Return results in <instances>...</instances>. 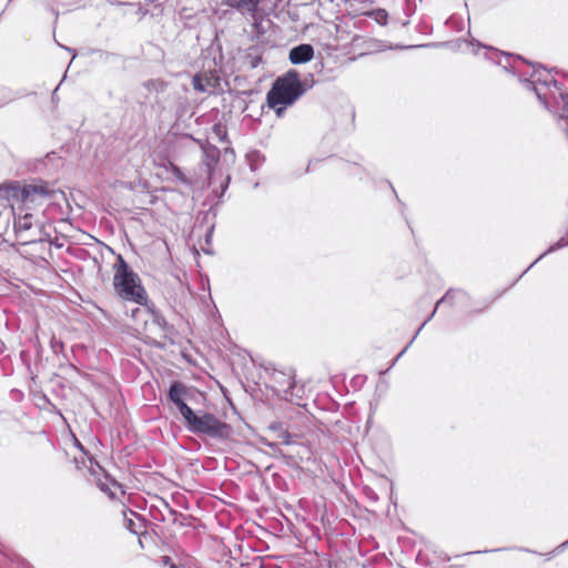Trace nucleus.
Listing matches in <instances>:
<instances>
[{"mask_svg":"<svg viewBox=\"0 0 568 568\" xmlns=\"http://www.w3.org/2000/svg\"><path fill=\"white\" fill-rule=\"evenodd\" d=\"M313 85V81L301 80L295 70L287 71L278 78L267 93L270 108L276 105H292Z\"/></svg>","mask_w":568,"mask_h":568,"instance_id":"obj_1","label":"nucleus"},{"mask_svg":"<svg viewBox=\"0 0 568 568\" xmlns=\"http://www.w3.org/2000/svg\"><path fill=\"white\" fill-rule=\"evenodd\" d=\"M113 268V285L118 295L123 300L131 301L140 305L144 304L146 302V295L144 288L140 284V278L129 267L122 255H118Z\"/></svg>","mask_w":568,"mask_h":568,"instance_id":"obj_2","label":"nucleus"},{"mask_svg":"<svg viewBox=\"0 0 568 568\" xmlns=\"http://www.w3.org/2000/svg\"><path fill=\"white\" fill-rule=\"evenodd\" d=\"M183 418L186 428L193 434H202L215 439H224L230 436V425L221 422L213 414L206 412H200L196 414L192 409L191 414Z\"/></svg>","mask_w":568,"mask_h":568,"instance_id":"obj_3","label":"nucleus"},{"mask_svg":"<svg viewBox=\"0 0 568 568\" xmlns=\"http://www.w3.org/2000/svg\"><path fill=\"white\" fill-rule=\"evenodd\" d=\"M51 190L45 183L17 185L12 187V196L23 204H33L40 199L49 197Z\"/></svg>","mask_w":568,"mask_h":568,"instance_id":"obj_4","label":"nucleus"},{"mask_svg":"<svg viewBox=\"0 0 568 568\" xmlns=\"http://www.w3.org/2000/svg\"><path fill=\"white\" fill-rule=\"evenodd\" d=\"M190 389L181 382H173L170 386L168 397L172 402L181 415L184 417L191 414L192 408L187 406L185 399L189 397Z\"/></svg>","mask_w":568,"mask_h":568,"instance_id":"obj_5","label":"nucleus"},{"mask_svg":"<svg viewBox=\"0 0 568 568\" xmlns=\"http://www.w3.org/2000/svg\"><path fill=\"white\" fill-rule=\"evenodd\" d=\"M219 77L212 72H203L193 77L192 83L194 90L202 93H213L219 85Z\"/></svg>","mask_w":568,"mask_h":568,"instance_id":"obj_6","label":"nucleus"},{"mask_svg":"<svg viewBox=\"0 0 568 568\" xmlns=\"http://www.w3.org/2000/svg\"><path fill=\"white\" fill-rule=\"evenodd\" d=\"M313 55V47L311 44L303 43L291 49L288 59L293 64H301L312 60Z\"/></svg>","mask_w":568,"mask_h":568,"instance_id":"obj_7","label":"nucleus"},{"mask_svg":"<svg viewBox=\"0 0 568 568\" xmlns=\"http://www.w3.org/2000/svg\"><path fill=\"white\" fill-rule=\"evenodd\" d=\"M261 0H222L223 4L236 9L242 13L254 16Z\"/></svg>","mask_w":568,"mask_h":568,"instance_id":"obj_8","label":"nucleus"},{"mask_svg":"<svg viewBox=\"0 0 568 568\" xmlns=\"http://www.w3.org/2000/svg\"><path fill=\"white\" fill-rule=\"evenodd\" d=\"M465 295V293L460 290H448L446 292V294L436 303V306H435V310L433 311V313L428 316V318L423 323V325L418 328L416 335L422 331V328L427 324V322L435 315L438 306L440 304H453L454 300L456 298L457 295Z\"/></svg>","mask_w":568,"mask_h":568,"instance_id":"obj_9","label":"nucleus"},{"mask_svg":"<svg viewBox=\"0 0 568 568\" xmlns=\"http://www.w3.org/2000/svg\"><path fill=\"white\" fill-rule=\"evenodd\" d=\"M33 216L30 213L14 217L13 227L17 233L29 231L32 227Z\"/></svg>","mask_w":568,"mask_h":568,"instance_id":"obj_10","label":"nucleus"},{"mask_svg":"<svg viewBox=\"0 0 568 568\" xmlns=\"http://www.w3.org/2000/svg\"><path fill=\"white\" fill-rule=\"evenodd\" d=\"M246 61L251 68L255 69L262 62V55L256 48H251L246 54Z\"/></svg>","mask_w":568,"mask_h":568,"instance_id":"obj_11","label":"nucleus"},{"mask_svg":"<svg viewBox=\"0 0 568 568\" xmlns=\"http://www.w3.org/2000/svg\"><path fill=\"white\" fill-rule=\"evenodd\" d=\"M567 245H568V240H566L565 237H561L558 242H556L554 245H551L545 253H542L535 262H532L530 264V266L524 273H526L528 270H530L538 261H540L548 253L560 250Z\"/></svg>","mask_w":568,"mask_h":568,"instance_id":"obj_12","label":"nucleus"},{"mask_svg":"<svg viewBox=\"0 0 568 568\" xmlns=\"http://www.w3.org/2000/svg\"><path fill=\"white\" fill-rule=\"evenodd\" d=\"M171 172L183 184H190L191 181L185 176L181 169L174 164H171Z\"/></svg>","mask_w":568,"mask_h":568,"instance_id":"obj_13","label":"nucleus"},{"mask_svg":"<svg viewBox=\"0 0 568 568\" xmlns=\"http://www.w3.org/2000/svg\"><path fill=\"white\" fill-rule=\"evenodd\" d=\"M276 377L284 379V383H283L284 392L294 387V381H293L292 376H286L284 373H276L275 378Z\"/></svg>","mask_w":568,"mask_h":568,"instance_id":"obj_14","label":"nucleus"},{"mask_svg":"<svg viewBox=\"0 0 568 568\" xmlns=\"http://www.w3.org/2000/svg\"><path fill=\"white\" fill-rule=\"evenodd\" d=\"M278 438H280V439L282 440V443H283V444H285V445H293V444H294V443H293V440H292V435H291L288 432H286V430L281 432V433L278 434Z\"/></svg>","mask_w":568,"mask_h":568,"instance_id":"obj_15","label":"nucleus"},{"mask_svg":"<svg viewBox=\"0 0 568 568\" xmlns=\"http://www.w3.org/2000/svg\"><path fill=\"white\" fill-rule=\"evenodd\" d=\"M153 323L156 324L161 329H165L166 321L159 314H153Z\"/></svg>","mask_w":568,"mask_h":568,"instance_id":"obj_16","label":"nucleus"},{"mask_svg":"<svg viewBox=\"0 0 568 568\" xmlns=\"http://www.w3.org/2000/svg\"><path fill=\"white\" fill-rule=\"evenodd\" d=\"M125 516V527L128 530H130L133 534H138V529L135 527V523L131 518H126V513H123Z\"/></svg>","mask_w":568,"mask_h":568,"instance_id":"obj_17","label":"nucleus"},{"mask_svg":"<svg viewBox=\"0 0 568 568\" xmlns=\"http://www.w3.org/2000/svg\"><path fill=\"white\" fill-rule=\"evenodd\" d=\"M526 82H528L530 84L541 82V75L539 74V72L537 70H534V72L531 74V79L526 80Z\"/></svg>","mask_w":568,"mask_h":568,"instance_id":"obj_18","label":"nucleus"},{"mask_svg":"<svg viewBox=\"0 0 568 568\" xmlns=\"http://www.w3.org/2000/svg\"><path fill=\"white\" fill-rule=\"evenodd\" d=\"M206 158L212 160V161H215L217 158H216V150H211V151H206Z\"/></svg>","mask_w":568,"mask_h":568,"instance_id":"obj_19","label":"nucleus"},{"mask_svg":"<svg viewBox=\"0 0 568 568\" xmlns=\"http://www.w3.org/2000/svg\"><path fill=\"white\" fill-rule=\"evenodd\" d=\"M268 446L275 450L277 454H280L282 457L290 458L288 456L284 455L282 450L278 448L276 444H268Z\"/></svg>","mask_w":568,"mask_h":568,"instance_id":"obj_20","label":"nucleus"},{"mask_svg":"<svg viewBox=\"0 0 568 568\" xmlns=\"http://www.w3.org/2000/svg\"><path fill=\"white\" fill-rule=\"evenodd\" d=\"M286 105H276L273 108L278 116H281L285 110Z\"/></svg>","mask_w":568,"mask_h":568,"instance_id":"obj_21","label":"nucleus"},{"mask_svg":"<svg viewBox=\"0 0 568 568\" xmlns=\"http://www.w3.org/2000/svg\"><path fill=\"white\" fill-rule=\"evenodd\" d=\"M534 90L536 91V94H537L538 99H539L540 101H544V102H545V104H547L545 94H541V93L539 92V90H538L537 88H535V87H534Z\"/></svg>","mask_w":568,"mask_h":568,"instance_id":"obj_22","label":"nucleus"},{"mask_svg":"<svg viewBox=\"0 0 568 568\" xmlns=\"http://www.w3.org/2000/svg\"><path fill=\"white\" fill-rule=\"evenodd\" d=\"M206 166H207L209 178L212 179L211 163L209 161L206 162Z\"/></svg>","mask_w":568,"mask_h":568,"instance_id":"obj_23","label":"nucleus"},{"mask_svg":"<svg viewBox=\"0 0 568 568\" xmlns=\"http://www.w3.org/2000/svg\"><path fill=\"white\" fill-rule=\"evenodd\" d=\"M549 83H554L555 85L557 84V82L555 80H552V79L549 80V81L547 79L544 80V84L545 85H549Z\"/></svg>","mask_w":568,"mask_h":568,"instance_id":"obj_24","label":"nucleus"},{"mask_svg":"<svg viewBox=\"0 0 568 568\" xmlns=\"http://www.w3.org/2000/svg\"><path fill=\"white\" fill-rule=\"evenodd\" d=\"M270 428H271L272 430H277V429H280V426H278L277 424H272V425L270 426Z\"/></svg>","mask_w":568,"mask_h":568,"instance_id":"obj_25","label":"nucleus"},{"mask_svg":"<svg viewBox=\"0 0 568 568\" xmlns=\"http://www.w3.org/2000/svg\"><path fill=\"white\" fill-rule=\"evenodd\" d=\"M170 560H171L170 557H166V556L163 557V561H164L165 565H168L170 562Z\"/></svg>","mask_w":568,"mask_h":568,"instance_id":"obj_26","label":"nucleus"},{"mask_svg":"<svg viewBox=\"0 0 568 568\" xmlns=\"http://www.w3.org/2000/svg\"><path fill=\"white\" fill-rule=\"evenodd\" d=\"M408 346H409V344L405 348H403V351L400 352L399 356H402L406 352Z\"/></svg>","mask_w":568,"mask_h":568,"instance_id":"obj_27","label":"nucleus"},{"mask_svg":"<svg viewBox=\"0 0 568 568\" xmlns=\"http://www.w3.org/2000/svg\"><path fill=\"white\" fill-rule=\"evenodd\" d=\"M169 567L170 568H176V566L174 564H169Z\"/></svg>","mask_w":568,"mask_h":568,"instance_id":"obj_28","label":"nucleus"},{"mask_svg":"<svg viewBox=\"0 0 568 568\" xmlns=\"http://www.w3.org/2000/svg\"><path fill=\"white\" fill-rule=\"evenodd\" d=\"M381 12L385 18L387 17V13L384 10H382Z\"/></svg>","mask_w":568,"mask_h":568,"instance_id":"obj_29","label":"nucleus"},{"mask_svg":"<svg viewBox=\"0 0 568 568\" xmlns=\"http://www.w3.org/2000/svg\"><path fill=\"white\" fill-rule=\"evenodd\" d=\"M399 359V355L394 358V362H397Z\"/></svg>","mask_w":568,"mask_h":568,"instance_id":"obj_30","label":"nucleus"},{"mask_svg":"<svg viewBox=\"0 0 568 568\" xmlns=\"http://www.w3.org/2000/svg\"><path fill=\"white\" fill-rule=\"evenodd\" d=\"M399 359V355L394 358V362H397Z\"/></svg>","mask_w":568,"mask_h":568,"instance_id":"obj_31","label":"nucleus"},{"mask_svg":"<svg viewBox=\"0 0 568 568\" xmlns=\"http://www.w3.org/2000/svg\"><path fill=\"white\" fill-rule=\"evenodd\" d=\"M399 359V355L394 358V362H397Z\"/></svg>","mask_w":568,"mask_h":568,"instance_id":"obj_32","label":"nucleus"}]
</instances>
